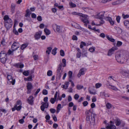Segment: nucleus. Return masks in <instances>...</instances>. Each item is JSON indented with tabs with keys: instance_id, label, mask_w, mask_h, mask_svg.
Masks as SVG:
<instances>
[{
	"instance_id": "obj_23",
	"label": "nucleus",
	"mask_w": 129,
	"mask_h": 129,
	"mask_svg": "<svg viewBox=\"0 0 129 129\" xmlns=\"http://www.w3.org/2000/svg\"><path fill=\"white\" fill-rule=\"evenodd\" d=\"M124 25L126 27L129 28V21L127 20H125L123 22Z\"/></svg>"
},
{
	"instance_id": "obj_43",
	"label": "nucleus",
	"mask_w": 129,
	"mask_h": 129,
	"mask_svg": "<svg viewBox=\"0 0 129 129\" xmlns=\"http://www.w3.org/2000/svg\"><path fill=\"white\" fill-rule=\"evenodd\" d=\"M123 75L125 76H128L129 77V72H124L123 73Z\"/></svg>"
},
{
	"instance_id": "obj_49",
	"label": "nucleus",
	"mask_w": 129,
	"mask_h": 129,
	"mask_svg": "<svg viewBox=\"0 0 129 129\" xmlns=\"http://www.w3.org/2000/svg\"><path fill=\"white\" fill-rule=\"evenodd\" d=\"M42 106H43L44 105H46V106H45L46 108H47L48 107L49 105L48 103L42 102Z\"/></svg>"
},
{
	"instance_id": "obj_63",
	"label": "nucleus",
	"mask_w": 129,
	"mask_h": 129,
	"mask_svg": "<svg viewBox=\"0 0 129 129\" xmlns=\"http://www.w3.org/2000/svg\"><path fill=\"white\" fill-rule=\"evenodd\" d=\"M73 89L71 87H70L68 88V91L69 92H73Z\"/></svg>"
},
{
	"instance_id": "obj_5",
	"label": "nucleus",
	"mask_w": 129,
	"mask_h": 129,
	"mask_svg": "<svg viewBox=\"0 0 129 129\" xmlns=\"http://www.w3.org/2000/svg\"><path fill=\"white\" fill-rule=\"evenodd\" d=\"M53 28L55 32H57L58 33H62L63 32L61 28H60L59 26H57L56 24H53L52 25Z\"/></svg>"
},
{
	"instance_id": "obj_52",
	"label": "nucleus",
	"mask_w": 129,
	"mask_h": 129,
	"mask_svg": "<svg viewBox=\"0 0 129 129\" xmlns=\"http://www.w3.org/2000/svg\"><path fill=\"white\" fill-rule=\"evenodd\" d=\"M52 71L50 70L48 71L47 72V75L49 76H51L52 75Z\"/></svg>"
},
{
	"instance_id": "obj_57",
	"label": "nucleus",
	"mask_w": 129,
	"mask_h": 129,
	"mask_svg": "<svg viewBox=\"0 0 129 129\" xmlns=\"http://www.w3.org/2000/svg\"><path fill=\"white\" fill-rule=\"evenodd\" d=\"M50 111L51 113H54L56 112V110L54 109L51 108L50 109Z\"/></svg>"
},
{
	"instance_id": "obj_3",
	"label": "nucleus",
	"mask_w": 129,
	"mask_h": 129,
	"mask_svg": "<svg viewBox=\"0 0 129 129\" xmlns=\"http://www.w3.org/2000/svg\"><path fill=\"white\" fill-rule=\"evenodd\" d=\"M7 55L5 52L2 51L0 53V60L1 62L3 63H5L7 59Z\"/></svg>"
},
{
	"instance_id": "obj_7",
	"label": "nucleus",
	"mask_w": 129,
	"mask_h": 129,
	"mask_svg": "<svg viewBox=\"0 0 129 129\" xmlns=\"http://www.w3.org/2000/svg\"><path fill=\"white\" fill-rule=\"evenodd\" d=\"M104 12H101L98 13L94 16V17L96 18L99 19H102L104 17V15L105 14Z\"/></svg>"
},
{
	"instance_id": "obj_39",
	"label": "nucleus",
	"mask_w": 129,
	"mask_h": 129,
	"mask_svg": "<svg viewBox=\"0 0 129 129\" xmlns=\"http://www.w3.org/2000/svg\"><path fill=\"white\" fill-rule=\"evenodd\" d=\"M122 42L118 41L116 44V46L118 47H119L122 45Z\"/></svg>"
},
{
	"instance_id": "obj_8",
	"label": "nucleus",
	"mask_w": 129,
	"mask_h": 129,
	"mask_svg": "<svg viewBox=\"0 0 129 129\" xmlns=\"http://www.w3.org/2000/svg\"><path fill=\"white\" fill-rule=\"evenodd\" d=\"M20 46V45L19 43L15 42L12 45L11 49L12 50L15 51L17 50Z\"/></svg>"
},
{
	"instance_id": "obj_58",
	"label": "nucleus",
	"mask_w": 129,
	"mask_h": 129,
	"mask_svg": "<svg viewBox=\"0 0 129 129\" xmlns=\"http://www.w3.org/2000/svg\"><path fill=\"white\" fill-rule=\"evenodd\" d=\"M1 44L3 46H5L6 44V43L5 42V41L4 39H3L1 42Z\"/></svg>"
},
{
	"instance_id": "obj_11",
	"label": "nucleus",
	"mask_w": 129,
	"mask_h": 129,
	"mask_svg": "<svg viewBox=\"0 0 129 129\" xmlns=\"http://www.w3.org/2000/svg\"><path fill=\"white\" fill-rule=\"evenodd\" d=\"M4 22H7L8 23H13L12 20L8 15H5L4 18Z\"/></svg>"
},
{
	"instance_id": "obj_21",
	"label": "nucleus",
	"mask_w": 129,
	"mask_h": 129,
	"mask_svg": "<svg viewBox=\"0 0 129 129\" xmlns=\"http://www.w3.org/2000/svg\"><path fill=\"white\" fill-rule=\"evenodd\" d=\"M71 25L77 28H79L80 27V26L78 24L74 22L71 23Z\"/></svg>"
},
{
	"instance_id": "obj_9",
	"label": "nucleus",
	"mask_w": 129,
	"mask_h": 129,
	"mask_svg": "<svg viewBox=\"0 0 129 129\" xmlns=\"http://www.w3.org/2000/svg\"><path fill=\"white\" fill-rule=\"evenodd\" d=\"M26 86L27 90V93L29 94L30 93L31 89L33 88V85L31 82H29L27 83Z\"/></svg>"
},
{
	"instance_id": "obj_30",
	"label": "nucleus",
	"mask_w": 129,
	"mask_h": 129,
	"mask_svg": "<svg viewBox=\"0 0 129 129\" xmlns=\"http://www.w3.org/2000/svg\"><path fill=\"white\" fill-rule=\"evenodd\" d=\"M121 123V121L119 119H117L115 122V123L117 126H118Z\"/></svg>"
},
{
	"instance_id": "obj_60",
	"label": "nucleus",
	"mask_w": 129,
	"mask_h": 129,
	"mask_svg": "<svg viewBox=\"0 0 129 129\" xmlns=\"http://www.w3.org/2000/svg\"><path fill=\"white\" fill-rule=\"evenodd\" d=\"M48 93L46 89H44L43 91V93L44 95H46Z\"/></svg>"
},
{
	"instance_id": "obj_4",
	"label": "nucleus",
	"mask_w": 129,
	"mask_h": 129,
	"mask_svg": "<svg viewBox=\"0 0 129 129\" xmlns=\"http://www.w3.org/2000/svg\"><path fill=\"white\" fill-rule=\"evenodd\" d=\"M80 18L82 21L85 23L84 24V25L87 26V24L89 23L88 16L87 15L82 14V15L80 17Z\"/></svg>"
},
{
	"instance_id": "obj_27",
	"label": "nucleus",
	"mask_w": 129,
	"mask_h": 129,
	"mask_svg": "<svg viewBox=\"0 0 129 129\" xmlns=\"http://www.w3.org/2000/svg\"><path fill=\"white\" fill-rule=\"evenodd\" d=\"M52 49V48L51 47H48L47 48L46 51V53L48 55H49L51 52V51Z\"/></svg>"
},
{
	"instance_id": "obj_55",
	"label": "nucleus",
	"mask_w": 129,
	"mask_h": 129,
	"mask_svg": "<svg viewBox=\"0 0 129 129\" xmlns=\"http://www.w3.org/2000/svg\"><path fill=\"white\" fill-rule=\"evenodd\" d=\"M72 72L71 71H69L68 72V75L69 78H71L72 76Z\"/></svg>"
},
{
	"instance_id": "obj_6",
	"label": "nucleus",
	"mask_w": 129,
	"mask_h": 129,
	"mask_svg": "<svg viewBox=\"0 0 129 129\" xmlns=\"http://www.w3.org/2000/svg\"><path fill=\"white\" fill-rule=\"evenodd\" d=\"M62 64V63L60 62L58 66L57 70V74L60 78L61 75L63 72L62 69H61V67Z\"/></svg>"
},
{
	"instance_id": "obj_14",
	"label": "nucleus",
	"mask_w": 129,
	"mask_h": 129,
	"mask_svg": "<svg viewBox=\"0 0 129 129\" xmlns=\"http://www.w3.org/2000/svg\"><path fill=\"white\" fill-rule=\"evenodd\" d=\"M5 26L7 30H8L9 29L11 28L13 25V23H8L4 22Z\"/></svg>"
},
{
	"instance_id": "obj_17",
	"label": "nucleus",
	"mask_w": 129,
	"mask_h": 129,
	"mask_svg": "<svg viewBox=\"0 0 129 129\" xmlns=\"http://www.w3.org/2000/svg\"><path fill=\"white\" fill-rule=\"evenodd\" d=\"M21 107L22 106L21 105L17 106V105H15L13 108H12V110L13 111H14L15 110L17 111H19L20 110Z\"/></svg>"
},
{
	"instance_id": "obj_18",
	"label": "nucleus",
	"mask_w": 129,
	"mask_h": 129,
	"mask_svg": "<svg viewBox=\"0 0 129 129\" xmlns=\"http://www.w3.org/2000/svg\"><path fill=\"white\" fill-rule=\"evenodd\" d=\"M33 98V97L32 96H30L29 97L27 100L28 103L30 105H32L33 104L34 101Z\"/></svg>"
},
{
	"instance_id": "obj_10",
	"label": "nucleus",
	"mask_w": 129,
	"mask_h": 129,
	"mask_svg": "<svg viewBox=\"0 0 129 129\" xmlns=\"http://www.w3.org/2000/svg\"><path fill=\"white\" fill-rule=\"evenodd\" d=\"M117 49V48L115 47H112L109 49L107 55L108 56H111L113 54L114 51Z\"/></svg>"
},
{
	"instance_id": "obj_53",
	"label": "nucleus",
	"mask_w": 129,
	"mask_h": 129,
	"mask_svg": "<svg viewBox=\"0 0 129 129\" xmlns=\"http://www.w3.org/2000/svg\"><path fill=\"white\" fill-rule=\"evenodd\" d=\"M60 55L62 56H64V51L62 50H61L60 51Z\"/></svg>"
},
{
	"instance_id": "obj_61",
	"label": "nucleus",
	"mask_w": 129,
	"mask_h": 129,
	"mask_svg": "<svg viewBox=\"0 0 129 129\" xmlns=\"http://www.w3.org/2000/svg\"><path fill=\"white\" fill-rule=\"evenodd\" d=\"M89 51L91 52H93L95 50V48H90L89 49Z\"/></svg>"
},
{
	"instance_id": "obj_41",
	"label": "nucleus",
	"mask_w": 129,
	"mask_h": 129,
	"mask_svg": "<svg viewBox=\"0 0 129 129\" xmlns=\"http://www.w3.org/2000/svg\"><path fill=\"white\" fill-rule=\"evenodd\" d=\"M56 99L54 98H52L50 100V102L52 104H53L56 101Z\"/></svg>"
},
{
	"instance_id": "obj_47",
	"label": "nucleus",
	"mask_w": 129,
	"mask_h": 129,
	"mask_svg": "<svg viewBox=\"0 0 129 129\" xmlns=\"http://www.w3.org/2000/svg\"><path fill=\"white\" fill-rule=\"evenodd\" d=\"M110 85L111 87V88L112 89L114 90L115 91H117L118 90V89L115 86H112V85Z\"/></svg>"
},
{
	"instance_id": "obj_12",
	"label": "nucleus",
	"mask_w": 129,
	"mask_h": 129,
	"mask_svg": "<svg viewBox=\"0 0 129 129\" xmlns=\"http://www.w3.org/2000/svg\"><path fill=\"white\" fill-rule=\"evenodd\" d=\"M7 78L9 82L12 83L13 85L14 84L15 80V79H13L11 75H8L7 77Z\"/></svg>"
},
{
	"instance_id": "obj_16",
	"label": "nucleus",
	"mask_w": 129,
	"mask_h": 129,
	"mask_svg": "<svg viewBox=\"0 0 129 129\" xmlns=\"http://www.w3.org/2000/svg\"><path fill=\"white\" fill-rule=\"evenodd\" d=\"M104 19L108 21L111 25H112L114 24V22L111 17H105L104 18Z\"/></svg>"
},
{
	"instance_id": "obj_32",
	"label": "nucleus",
	"mask_w": 129,
	"mask_h": 129,
	"mask_svg": "<svg viewBox=\"0 0 129 129\" xmlns=\"http://www.w3.org/2000/svg\"><path fill=\"white\" fill-rule=\"evenodd\" d=\"M44 30L46 35H49L50 33V31L47 29H45Z\"/></svg>"
},
{
	"instance_id": "obj_13",
	"label": "nucleus",
	"mask_w": 129,
	"mask_h": 129,
	"mask_svg": "<svg viewBox=\"0 0 129 129\" xmlns=\"http://www.w3.org/2000/svg\"><path fill=\"white\" fill-rule=\"evenodd\" d=\"M86 70L84 68H82L79 71V73L78 74L77 76L78 77H79L82 75H83L84 74V72Z\"/></svg>"
},
{
	"instance_id": "obj_45",
	"label": "nucleus",
	"mask_w": 129,
	"mask_h": 129,
	"mask_svg": "<svg viewBox=\"0 0 129 129\" xmlns=\"http://www.w3.org/2000/svg\"><path fill=\"white\" fill-rule=\"evenodd\" d=\"M122 16L124 19H126L129 17V15L128 14L125 15L124 14H122Z\"/></svg>"
},
{
	"instance_id": "obj_20",
	"label": "nucleus",
	"mask_w": 129,
	"mask_h": 129,
	"mask_svg": "<svg viewBox=\"0 0 129 129\" xmlns=\"http://www.w3.org/2000/svg\"><path fill=\"white\" fill-rule=\"evenodd\" d=\"M33 73V72L32 71H30V72H29V71H24L23 73V74L24 75L27 76L29 75V73H30V74H31Z\"/></svg>"
},
{
	"instance_id": "obj_62",
	"label": "nucleus",
	"mask_w": 129,
	"mask_h": 129,
	"mask_svg": "<svg viewBox=\"0 0 129 129\" xmlns=\"http://www.w3.org/2000/svg\"><path fill=\"white\" fill-rule=\"evenodd\" d=\"M72 39L73 40H77V38L75 35H74L73 36Z\"/></svg>"
},
{
	"instance_id": "obj_35",
	"label": "nucleus",
	"mask_w": 129,
	"mask_h": 129,
	"mask_svg": "<svg viewBox=\"0 0 129 129\" xmlns=\"http://www.w3.org/2000/svg\"><path fill=\"white\" fill-rule=\"evenodd\" d=\"M57 48L56 47L52 51L51 53L53 55H55L56 53V51Z\"/></svg>"
},
{
	"instance_id": "obj_26",
	"label": "nucleus",
	"mask_w": 129,
	"mask_h": 129,
	"mask_svg": "<svg viewBox=\"0 0 129 129\" xmlns=\"http://www.w3.org/2000/svg\"><path fill=\"white\" fill-rule=\"evenodd\" d=\"M101 96H104L105 97H109V95L107 93H106L105 92H101Z\"/></svg>"
},
{
	"instance_id": "obj_31",
	"label": "nucleus",
	"mask_w": 129,
	"mask_h": 129,
	"mask_svg": "<svg viewBox=\"0 0 129 129\" xmlns=\"http://www.w3.org/2000/svg\"><path fill=\"white\" fill-rule=\"evenodd\" d=\"M106 37L109 40L112 42H113L115 41V40L114 39L110 38L108 36H106Z\"/></svg>"
},
{
	"instance_id": "obj_22",
	"label": "nucleus",
	"mask_w": 129,
	"mask_h": 129,
	"mask_svg": "<svg viewBox=\"0 0 129 129\" xmlns=\"http://www.w3.org/2000/svg\"><path fill=\"white\" fill-rule=\"evenodd\" d=\"M115 28L117 30L118 34H120L122 32V30L119 27H115Z\"/></svg>"
},
{
	"instance_id": "obj_42",
	"label": "nucleus",
	"mask_w": 129,
	"mask_h": 129,
	"mask_svg": "<svg viewBox=\"0 0 129 129\" xmlns=\"http://www.w3.org/2000/svg\"><path fill=\"white\" fill-rule=\"evenodd\" d=\"M14 51L13 50H11L10 49L9 50L7 53L8 54V55H13V51Z\"/></svg>"
},
{
	"instance_id": "obj_29",
	"label": "nucleus",
	"mask_w": 129,
	"mask_h": 129,
	"mask_svg": "<svg viewBox=\"0 0 129 129\" xmlns=\"http://www.w3.org/2000/svg\"><path fill=\"white\" fill-rule=\"evenodd\" d=\"M16 66L17 68H21L24 67V65L22 63H18L16 64Z\"/></svg>"
},
{
	"instance_id": "obj_37",
	"label": "nucleus",
	"mask_w": 129,
	"mask_h": 129,
	"mask_svg": "<svg viewBox=\"0 0 129 129\" xmlns=\"http://www.w3.org/2000/svg\"><path fill=\"white\" fill-rule=\"evenodd\" d=\"M69 5L70 7H71L74 8L76 7V5L74 3H73L72 2H70L69 3Z\"/></svg>"
},
{
	"instance_id": "obj_24",
	"label": "nucleus",
	"mask_w": 129,
	"mask_h": 129,
	"mask_svg": "<svg viewBox=\"0 0 129 129\" xmlns=\"http://www.w3.org/2000/svg\"><path fill=\"white\" fill-rule=\"evenodd\" d=\"M121 3H122V2L120 1V0H118L117 1L112 3V4L113 5H116L120 4Z\"/></svg>"
},
{
	"instance_id": "obj_28",
	"label": "nucleus",
	"mask_w": 129,
	"mask_h": 129,
	"mask_svg": "<svg viewBox=\"0 0 129 129\" xmlns=\"http://www.w3.org/2000/svg\"><path fill=\"white\" fill-rule=\"evenodd\" d=\"M69 82H67L65 83L63 85V88L66 89L69 86Z\"/></svg>"
},
{
	"instance_id": "obj_50",
	"label": "nucleus",
	"mask_w": 129,
	"mask_h": 129,
	"mask_svg": "<svg viewBox=\"0 0 129 129\" xmlns=\"http://www.w3.org/2000/svg\"><path fill=\"white\" fill-rule=\"evenodd\" d=\"M120 18V16H117L116 19L118 23H119Z\"/></svg>"
},
{
	"instance_id": "obj_59",
	"label": "nucleus",
	"mask_w": 129,
	"mask_h": 129,
	"mask_svg": "<svg viewBox=\"0 0 129 129\" xmlns=\"http://www.w3.org/2000/svg\"><path fill=\"white\" fill-rule=\"evenodd\" d=\"M82 9L84 10L85 11L87 12H89V10H90L88 8H82Z\"/></svg>"
},
{
	"instance_id": "obj_54",
	"label": "nucleus",
	"mask_w": 129,
	"mask_h": 129,
	"mask_svg": "<svg viewBox=\"0 0 129 129\" xmlns=\"http://www.w3.org/2000/svg\"><path fill=\"white\" fill-rule=\"evenodd\" d=\"M79 97V95L76 94H75L74 96V99L76 100H77L78 99Z\"/></svg>"
},
{
	"instance_id": "obj_15",
	"label": "nucleus",
	"mask_w": 129,
	"mask_h": 129,
	"mask_svg": "<svg viewBox=\"0 0 129 129\" xmlns=\"http://www.w3.org/2000/svg\"><path fill=\"white\" fill-rule=\"evenodd\" d=\"M42 34V32L40 31L36 33L34 36L35 39L36 40L39 39Z\"/></svg>"
},
{
	"instance_id": "obj_38",
	"label": "nucleus",
	"mask_w": 129,
	"mask_h": 129,
	"mask_svg": "<svg viewBox=\"0 0 129 129\" xmlns=\"http://www.w3.org/2000/svg\"><path fill=\"white\" fill-rule=\"evenodd\" d=\"M86 43L84 42H82L80 46V47L81 48H82L83 46H86Z\"/></svg>"
},
{
	"instance_id": "obj_1",
	"label": "nucleus",
	"mask_w": 129,
	"mask_h": 129,
	"mask_svg": "<svg viewBox=\"0 0 129 129\" xmlns=\"http://www.w3.org/2000/svg\"><path fill=\"white\" fill-rule=\"evenodd\" d=\"M86 119L87 121L93 123L95 121V119L94 115L91 112V109L86 111L85 112Z\"/></svg>"
},
{
	"instance_id": "obj_19",
	"label": "nucleus",
	"mask_w": 129,
	"mask_h": 129,
	"mask_svg": "<svg viewBox=\"0 0 129 129\" xmlns=\"http://www.w3.org/2000/svg\"><path fill=\"white\" fill-rule=\"evenodd\" d=\"M106 128L108 129H116V126L112 124H111L110 125H108L107 126Z\"/></svg>"
},
{
	"instance_id": "obj_40",
	"label": "nucleus",
	"mask_w": 129,
	"mask_h": 129,
	"mask_svg": "<svg viewBox=\"0 0 129 129\" xmlns=\"http://www.w3.org/2000/svg\"><path fill=\"white\" fill-rule=\"evenodd\" d=\"M83 85H78L76 86L77 89L78 90H80L83 88Z\"/></svg>"
},
{
	"instance_id": "obj_48",
	"label": "nucleus",
	"mask_w": 129,
	"mask_h": 129,
	"mask_svg": "<svg viewBox=\"0 0 129 129\" xmlns=\"http://www.w3.org/2000/svg\"><path fill=\"white\" fill-rule=\"evenodd\" d=\"M102 84L100 83H96L95 85V87L96 88H100L102 86Z\"/></svg>"
},
{
	"instance_id": "obj_46",
	"label": "nucleus",
	"mask_w": 129,
	"mask_h": 129,
	"mask_svg": "<svg viewBox=\"0 0 129 129\" xmlns=\"http://www.w3.org/2000/svg\"><path fill=\"white\" fill-rule=\"evenodd\" d=\"M27 44H24L22 45L21 47V49L23 50L27 46Z\"/></svg>"
},
{
	"instance_id": "obj_2",
	"label": "nucleus",
	"mask_w": 129,
	"mask_h": 129,
	"mask_svg": "<svg viewBox=\"0 0 129 129\" xmlns=\"http://www.w3.org/2000/svg\"><path fill=\"white\" fill-rule=\"evenodd\" d=\"M122 53L118 52L116 53L115 57L117 61L120 63H123L124 61V57Z\"/></svg>"
},
{
	"instance_id": "obj_36",
	"label": "nucleus",
	"mask_w": 129,
	"mask_h": 129,
	"mask_svg": "<svg viewBox=\"0 0 129 129\" xmlns=\"http://www.w3.org/2000/svg\"><path fill=\"white\" fill-rule=\"evenodd\" d=\"M72 14L73 15H77L80 17L82 15V14L80 13H77L76 12H73Z\"/></svg>"
},
{
	"instance_id": "obj_56",
	"label": "nucleus",
	"mask_w": 129,
	"mask_h": 129,
	"mask_svg": "<svg viewBox=\"0 0 129 129\" xmlns=\"http://www.w3.org/2000/svg\"><path fill=\"white\" fill-rule=\"evenodd\" d=\"M52 116L53 119V120H54L55 121H57V117H56V116L55 115H52Z\"/></svg>"
},
{
	"instance_id": "obj_44",
	"label": "nucleus",
	"mask_w": 129,
	"mask_h": 129,
	"mask_svg": "<svg viewBox=\"0 0 129 129\" xmlns=\"http://www.w3.org/2000/svg\"><path fill=\"white\" fill-rule=\"evenodd\" d=\"M112 106V105L111 104L109 103H107L106 105V108L108 109L110 108Z\"/></svg>"
},
{
	"instance_id": "obj_33",
	"label": "nucleus",
	"mask_w": 129,
	"mask_h": 129,
	"mask_svg": "<svg viewBox=\"0 0 129 129\" xmlns=\"http://www.w3.org/2000/svg\"><path fill=\"white\" fill-rule=\"evenodd\" d=\"M30 11L29 9L27 10L26 12V14L25 15V16L26 17H27L28 16H30Z\"/></svg>"
},
{
	"instance_id": "obj_51",
	"label": "nucleus",
	"mask_w": 129,
	"mask_h": 129,
	"mask_svg": "<svg viewBox=\"0 0 129 129\" xmlns=\"http://www.w3.org/2000/svg\"><path fill=\"white\" fill-rule=\"evenodd\" d=\"M13 33L15 34V35H18V33L17 31L16 30V29L15 28H14V29L13 30Z\"/></svg>"
},
{
	"instance_id": "obj_34",
	"label": "nucleus",
	"mask_w": 129,
	"mask_h": 129,
	"mask_svg": "<svg viewBox=\"0 0 129 129\" xmlns=\"http://www.w3.org/2000/svg\"><path fill=\"white\" fill-rule=\"evenodd\" d=\"M62 62L63 64H62V66L63 67H65L66 66V60L64 58L63 59H62Z\"/></svg>"
},
{
	"instance_id": "obj_25",
	"label": "nucleus",
	"mask_w": 129,
	"mask_h": 129,
	"mask_svg": "<svg viewBox=\"0 0 129 129\" xmlns=\"http://www.w3.org/2000/svg\"><path fill=\"white\" fill-rule=\"evenodd\" d=\"M15 5L13 4H12L11 5V11L12 13H13L14 12L15 9Z\"/></svg>"
},
{
	"instance_id": "obj_64",
	"label": "nucleus",
	"mask_w": 129,
	"mask_h": 129,
	"mask_svg": "<svg viewBox=\"0 0 129 129\" xmlns=\"http://www.w3.org/2000/svg\"><path fill=\"white\" fill-rule=\"evenodd\" d=\"M88 103L87 101H84L83 103V104L84 106H86L88 104Z\"/></svg>"
}]
</instances>
